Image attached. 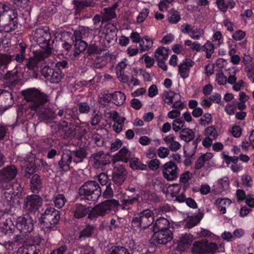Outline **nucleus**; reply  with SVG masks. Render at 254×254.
<instances>
[{"mask_svg":"<svg viewBox=\"0 0 254 254\" xmlns=\"http://www.w3.org/2000/svg\"><path fill=\"white\" fill-rule=\"evenodd\" d=\"M162 98L164 102L168 105L173 104L172 108L182 110L184 108V104L181 102V96L180 93L174 91H164Z\"/></svg>","mask_w":254,"mask_h":254,"instance_id":"14","label":"nucleus"},{"mask_svg":"<svg viewBox=\"0 0 254 254\" xmlns=\"http://www.w3.org/2000/svg\"><path fill=\"white\" fill-rule=\"evenodd\" d=\"M24 177L26 178L30 179V187L31 191L37 193L39 192L42 188V182L40 176L35 174L37 170V166L35 164V158L34 157H26L23 165L21 167Z\"/></svg>","mask_w":254,"mask_h":254,"instance_id":"3","label":"nucleus"},{"mask_svg":"<svg viewBox=\"0 0 254 254\" xmlns=\"http://www.w3.org/2000/svg\"><path fill=\"white\" fill-rule=\"evenodd\" d=\"M87 0H73V2L78 9H80L85 6H92L94 5L92 2Z\"/></svg>","mask_w":254,"mask_h":254,"instance_id":"48","label":"nucleus"},{"mask_svg":"<svg viewBox=\"0 0 254 254\" xmlns=\"http://www.w3.org/2000/svg\"><path fill=\"white\" fill-rule=\"evenodd\" d=\"M34 37L37 44L42 48L46 47L51 39V34L48 27H41L36 29Z\"/></svg>","mask_w":254,"mask_h":254,"instance_id":"17","label":"nucleus"},{"mask_svg":"<svg viewBox=\"0 0 254 254\" xmlns=\"http://www.w3.org/2000/svg\"><path fill=\"white\" fill-rule=\"evenodd\" d=\"M206 156V155H202L197 159L194 164V168L196 170H199L204 166V158Z\"/></svg>","mask_w":254,"mask_h":254,"instance_id":"62","label":"nucleus"},{"mask_svg":"<svg viewBox=\"0 0 254 254\" xmlns=\"http://www.w3.org/2000/svg\"><path fill=\"white\" fill-rule=\"evenodd\" d=\"M223 158L224 159V161L227 164L229 165L231 163H233L235 164H237L239 160V158L237 156H234L233 157L229 156L228 155H226L224 154V153H222Z\"/></svg>","mask_w":254,"mask_h":254,"instance_id":"55","label":"nucleus"},{"mask_svg":"<svg viewBox=\"0 0 254 254\" xmlns=\"http://www.w3.org/2000/svg\"><path fill=\"white\" fill-rule=\"evenodd\" d=\"M106 31L105 32L106 36L110 38V35L112 37L116 36L117 35V29L114 25L111 24H108L106 26Z\"/></svg>","mask_w":254,"mask_h":254,"instance_id":"53","label":"nucleus"},{"mask_svg":"<svg viewBox=\"0 0 254 254\" xmlns=\"http://www.w3.org/2000/svg\"><path fill=\"white\" fill-rule=\"evenodd\" d=\"M205 248V240L196 241L193 244L192 252L197 254H206Z\"/></svg>","mask_w":254,"mask_h":254,"instance_id":"36","label":"nucleus"},{"mask_svg":"<svg viewBox=\"0 0 254 254\" xmlns=\"http://www.w3.org/2000/svg\"><path fill=\"white\" fill-rule=\"evenodd\" d=\"M69 211L73 217L76 219H80L89 215L91 212V208L87 205L81 203H72L70 205Z\"/></svg>","mask_w":254,"mask_h":254,"instance_id":"13","label":"nucleus"},{"mask_svg":"<svg viewBox=\"0 0 254 254\" xmlns=\"http://www.w3.org/2000/svg\"><path fill=\"white\" fill-rule=\"evenodd\" d=\"M153 232L150 241L154 245H165L173 239V233L170 229Z\"/></svg>","mask_w":254,"mask_h":254,"instance_id":"15","label":"nucleus"},{"mask_svg":"<svg viewBox=\"0 0 254 254\" xmlns=\"http://www.w3.org/2000/svg\"><path fill=\"white\" fill-rule=\"evenodd\" d=\"M112 93H108L105 94L103 97L100 99L101 104L106 107L111 102H112Z\"/></svg>","mask_w":254,"mask_h":254,"instance_id":"61","label":"nucleus"},{"mask_svg":"<svg viewBox=\"0 0 254 254\" xmlns=\"http://www.w3.org/2000/svg\"><path fill=\"white\" fill-rule=\"evenodd\" d=\"M202 50L206 53V57L208 59L211 58L212 54L214 52V46L209 41H207L205 44L202 46Z\"/></svg>","mask_w":254,"mask_h":254,"instance_id":"43","label":"nucleus"},{"mask_svg":"<svg viewBox=\"0 0 254 254\" xmlns=\"http://www.w3.org/2000/svg\"><path fill=\"white\" fill-rule=\"evenodd\" d=\"M112 186L115 188L114 184L110 182L106 187V190L103 193V196L106 198H110L113 196V190Z\"/></svg>","mask_w":254,"mask_h":254,"instance_id":"51","label":"nucleus"},{"mask_svg":"<svg viewBox=\"0 0 254 254\" xmlns=\"http://www.w3.org/2000/svg\"><path fill=\"white\" fill-rule=\"evenodd\" d=\"M41 238L39 236L34 238V244L26 246L20 247L17 254H42L43 247L40 245Z\"/></svg>","mask_w":254,"mask_h":254,"instance_id":"16","label":"nucleus"},{"mask_svg":"<svg viewBox=\"0 0 254 254\" xmlns=\"http://www.w3.org/2000/svg\"><path fill=\"white\" fill-rule=\"evenodd\" d=\"M71 155L70 150L67 149L62 150L57 166L60 172H66L69 170L70 165L73 161Z\"/></svg>","mask_w":254,"mask_h":254,"instance_id":"18","label":"nucleus"},{"mask_svg":"<svg viewBox=\"0 0 254 254\" xmlns=\"http://www.w3.org/2000/svg\"><path fill=\"white\" fill-rule=\"evenodd\" d=\"M112 103L118 106L123 105L126 99L125 94L121 91H116L112 93Z\"/></svg>","mask_w":254,"mask_h":254,"instance_id":"34","label":"nucleus"},{"mask_svg":"<svg viewBox=\"0 0 254 254\" xmlns=\"http://www.w3.org/2000/svg\"><path fill=\"white\" fill-rule=\"evenodd\" d=\"M102 193V189L99 184L94 181L84 183L78 189L77 198L80 201H96Z\"/></svg>","mask_w":254,"mask_h":254,"instance_id":"5","label":"nucleus"},{"mask_svg":"<svg viewBox=\"0 0 254 254\" xmlns=\"http://www.w3.org/2000/svg\"><path fill=\"white\" fill-rule=\"evenodd\" d=\"M14 103L12 93L5 89L0 91V115H2Z\"/></svg>","mask_w":254,"mask_h":254,"instance_id":"20","label":"nucleus"},{"mask_svg":"<svg viewBox=\"0 0 254 254\" xmlns=\"http://www.w3.org/2000/svg\"><path fill=\"white\" fill-rule=\"evenodd\" d=\"M56 67H58L57 69L53 68V71H51L52 74L49 78V81L52 83H58L61 81V79L64 77V75L62 73L59 67L62 66L63 68H65L68 67L67 64H55Z\"/></svg>","mask_w":254,"mask_h":254,"instance_id":"26","label":"nucleus"},{"mask_svg":"<svg viewBox=\"0 0 254 254\" xmlns=\"http://www.w3.org/2000/svg\"><path fill=\"white\" fill-rule=\"evenodd\" d=\"M149 13V9L148 8H144L139 13L136 18V22L138 23H142L144 21L147 17Z\"/></svg>","mask_w":254,"mask_h":254,"instance_id":"54","label":"nucleus"},{"mask_svg":"<svg viewBox=\"0 0 254 254\" xmlns=\"http://www.w3.org/2000/svg\"><path fill=\"white\" fill-rule=\"evenodd\" d=\"M193 65V64H179V73L182 78L186 79L189 77L190 67H191Z\"/></svg>","mask_w":254,"mask_h":254,"instance_id":"42","label":"nucleus"},{"mask_svg":"<svg viewBox=\"0 0 254 254\" xmlns=\"http://www.w3.org/2000/svg\"><path fill=\"white\" fill-rule=\"evenodd\" d=\"M34 222L29 215H25L17 218L15 227L22 236H28L34 230Z\"/></svg>","mask_w":254,"mask_h":254,"instance_id":"11","label":"nucleus"},{"mask_svg":"<svg viewBox=\"0 0 254 254\" xmlns=\"http://www.w3.org/2000/svg\"><path fill=\"white\" fill-rule=\"evenodd\" d=\"M52 201L55 207L62 208L67 201V199L63 194L56 193L52 198Z\"/></svg>","mask_w":254,"mask_h":254,"instance_id":"35","label":"nucleus"},{"mask_svg":"<svg viewBox=\"0 0 254 254\" xmlns=\"http://www.w3.org/2000/svg\"><path fill=\"white\" fill-rule=\"evenodd\" d=\"M168 49L164 47L158 48L154 53V57L158 64L164 63L168 58Z\"/></svg>","mask_w":254,"mask_h":254,"instance_id":"28","label":"nucleus"},{"mask_svg":"<svg viewBox=\"0 0 254 254\" xmlns=\"http://www.w3.org/2000/svg\"><path fill=\"white\" fill-rule=\"evenodd\" d=\"M157 153L158 156L160 158H165L169 154L170 150L168 148L165 147H160L158 149Z\"/></svg>","mask_w":254,"mask_h":254,"instance_id":"57","label":"nucleus"},{"mask_svg":"<svg viewBox=\"0 0 254 254\" xmlns=\"http://www.w3.org/2000/svg\"><path fill=\"white\" fill-rule=\"evenodd\" d=\"M23 95L31 111H36L41 122L52 123L57 115L46 104L49 101L48 95L36 88H28L23 91Z\"/></svg>","mask_w":254,"mask_h":254,"instance_id":"1","label":"nucleus"},{"mask_svg":"<svg viewBox=\"0 0 254 254\" xmlns=\"http://www.w3.org/2000/svg\"><path fill=\"white\" fill-rule=\"evenodd\" d=\"M9 126L0 123V142L4 141L6 136H8Z\"/></svg>","mask_w":254,"mask_h":254,"instance_id":"50","label":"nucleus"},{"mask_svg":"<svg viewBox=\"0 0 254 254\" xmlns=\"http://www.w3.org/2000/svg\"><path fill=\"white\" fill-rule=\"evenodd\" d=\"M242 182L243 185L247 187H252L253 186V180L250 175H243L242 176Z\"/></svg>","mask_w":254,"mask_h":254,"instance_id":"56","label":"nucleus"},{"mask_svg":"<svg viewBox=\"0 0 254 254\" xmlns=\"http://www.w3.org/2000/svg\"><path fill=\"white\" fill-rule=\"evenodd\" d=\"M153 42L151 38L148 36L143 37L140 42L139 46L141 51L149 50L153 46Z\"/></svg>","mask_w":254,"mask_h":254,"instance_id":"40","label":"nucleus"},{"mask_svg":"<svg viewBox=\"0 0 254 254\" xmlns=\"http://www.w3.org/2000/svg\"><path fill=\"white\" fill-rule=\"evenodd\" d=\"M119 205V201L115 199L105 200L91 209L89 219L95 220L98 217H103L110 213L111 211L116 212L118 210Z\"/></svg>","mask_w":254,"mask_h":254,"instance_id":"6","label":"nucleus"},{"mask_svg":"<svg viewBox=\"0 0 254 254\" xmlns=\"http://www.w3.org/2000/svg\"><path fill=\"white\" fill-rule=\"evenodd\" d=\"M154 221L153 212L149 209H145L135 214L131 222V225L134 227L146 229Z\"/></svg>","mask_w":254,"mask_h":254,"instance_id":"8","label":"nucleus"},{"mask_svg":"<svg viewBox=\"0 0 254 254\" xmlns=\"http://www.w3.org/2000/svg\"><path fill=\"white\" fill-rule=\"evenodd\" d=\"M109 254H130V253L126 247L118 245L111 246Z\"/></svg>","mask_w":254,"mask_h":254,"instance_id":"41","label":"nucleus"},{"mask_svg":"<svg viewBox=\"0 0 254 254\" xmlns=\"http://www.w3.org/2000/svg\"><path fill=\"white\" fill-rule=\"evenodd\" d=\"M181 19L180 14L177 12L170 13V15L168 17V21L172 24L177 23Z\"/></svg>","mask_w":254,"mask_h":254,"instance_id":"59","label":"nucleus"},{"mask_svg":"<svg viewBox=\"0 0 254 254\" xmlns=\"http://www.w3.org/2000/svg\"><path fill=\"white\" fill-rule=\"evenodd\" d=\"M51 128H52V126H51ZM52 129V133L48 135L47 136L43 139V142L48 146H49L50 147L54 146V144L57 143V136L58 135V133H60V132H62V131H58L57 129Z\"/></svg>","mask_w":254,"mask_h":254,"instance_id":"33","label":"nucleus"},{"mask_svg":"<svg viewBox=\"0 0 254 254\" xmlns=\"http://www.w3.org/2000/svg\"><path fill=\"white\" fill-rule=\"evenodd\" d=\"M127 172L123 165H118L114 168L112 180L117 186H121L127 178Z\"/></svg>","mask_w":254,"mask_h":254,"instance_id":"21","label":"nucleus"},{"mask_svg":"<svg viewBox=\"0 0 254 254\" xmlns=\"http://www.w3.org/2000/svg\"><path fill=\"white\" fill-rule=\"evenodd\" d=\"M89 162L94 168L104 170L110 163V157L104 151H99L92 154Z\"/></svg>","mask_w":254,"mask_h":254,"instance_id":"12","label":"nucleus"},{"mask_svg":"<svg viewBox=\"0 0 254 254\" xmlns=\"http://www.w3.org/2000/svg\"><path fill=\"white\" fill-rule=\"evenodd\" d=\"M129 166L132 170H145L147 166L146 165L142 163L138 158L134 156L129 161Z\"/></svg>","mask_w":254,"mask_h":254,"instance_id":"39","label":"nucleus"},{"mask_svg":"<svg viewBox=\"0 0 254 254\" xmlns=\"http://www.w3.org/2000/svg\"><path fill=\"white\" fill-rule=\"evenodd\" d=\"M61 212L53 207H47L39 218V223L45 233L55 231L59 227Z\"/></svg>","mask_w":254,"mask_h":254,"instance_id":"2","label":"nucleus"},{"mask_svg":"<svg viewBox=\"0 0 254 254\" xmlns=\"http://www.w3.org/2000/svg\"><path fill=\"white\" fill-rule=\"evenodd\" d=\"M95 227L93 225L87 224L83 227L79 232L78 240L80 241L85 240L92 237Z\"/></svg>","mask_w":254,"mask_h":254,"instance_id":"27","label":"nucleus"},{"mask_svg":"<svg viewBox=\"0 0 254 254\" xmlns=\"http://www.w3.org/2000/svg\"><path fill=\"white\" fill-rule=\"evenodd\" d=\"M163 177L168 181H174L178 177L180 169L172 161L166 163L162 170Z\"/></svg>","mask_w":254,"mask_h":254,"instance_id":"19","label":"nucleus"},{"mask_svg":"<svg viewBox=\"0 0 254 254\" xmlns=\"http://www.w3.org/2000/svg\"><path fill=\"white\" fill-rule=\"evenodd\" d=\"M139 198V194L134 193L131 195H127L124 196L122 204L124 208H128L134 203H137Z\"/></svg>","mask_w":254,"mask_h":254,"instance_id":"29","label":"nucleus"},{"mask_svg":"<svg viewBox=\"0 0 254 254\" xmlns=\"http://www.w3.org/2000/svg\"><path fill=\"white\" fill-rule=\"evenodd\" d=\"M71 154L73 162L77 164L83 162L87 156L88 152L84 147H79L71 151Z\"/></svg>","mask_w":254,"mask_h":254,"instance_id":"25","label":"nucleus"},{"mask_svg":"<svg viewBox=\"0 0 254 254\" xmlns=\"http://www.w3.org/2000/svg\"><path fill=\"white\" fill-rule=\"evenodd\" d=\"M169 222L167 219L164 217H160L156 220L154 224L153 225V231L170 229L169 228Z\"/></svg>","mask_w":254,"mask_h":254,"instance_id":"31","label":"nucleus"},{"mask_svg":"<svg viewBox=\"0 0 254 254\" xmlns=\"http://www.w3.org/2000/svg\"><path fill=\"white\" fill-rule=\"evenodd\" d=\"M134 154L132 153L126 147H123L119 151L116 153L113 156V159L115 161H121L124 163L128 162L133 156Z\"/></svg>","mask_w":254,"mask_h":254,"instance_id":"24","label":"nucleus"},{"mask_svg":"<svg viewBox=\"0 0 254 254\" xmlns=\"http://www.w3.org/2000/svg\"><path fill=\"white\" fill-rule=\"evenodd\" d=\"M10 190L8 192L9 194H11V198L17 197L20 198L23 197L24 195L23 189L21 185L18 183L12 184L11 183V187Z\"/></svg>","mask_w":254,"mask_h":254,"instance_id":"30","label":"nucleus"},{"mask_svg":"<svg viewBox=\"0 0 254 254\" xmlns=\"http://www.w3.org/2000/svg\"><path fill=\"white\" fill-rule=\"evenodd\" d=\"M205 135L215 138L217 136V130L213 126L208 127L205 128Z\"/></svg>","mask_w":254,"mask_h":254,"instance_id":"58","label":"nucleus"},{"mask_svg":"<svg viewBox=\"0 0 254 254\" xmlns=\"http://www.w3.org/2000/svg\"><path fill=\"white\" fill-rule=\"evenodd\" d=\"M17 174V170L14 165H9L0 170V181L1 182L2 191L9 190L11 187V181Z\"/></svg>","mask_w":254,"mask_h":254,"instance_id":"9","label":"nucleus"},{"mask_svg":"<svg viewBox=\"0 0 254 254\" xmlns=\"http://www.w3.org/2000/svg\"><path fill=\"white\" fill-rule=\"evenodd\" d=\"M78 113L80 114H88L91 108L89 106V104L87 102H80L78 105Z\"/></svg>","mask_w":254,"mask_h":254,"instance_id":"46","label":"nucleus"},{"mask_svg":"<svg viewBox=\"0 0 254 254\" xmlns=\"http://www.w3.org/2000/svg\"><path fill=\"white\" fill-rule=\"evenodd\" d=\"M127 64H116L115 72L118 78L124 82H127L128 79V76L125 74L124 70Z\"/></svg>","mask_w":254,"mask_h":254,"instance_id":"38","label":"nucleus"},{"mask_svg":"<svg viewBox=\"0 0 254 254\" xmlns=\"http://www.w3.org/2000/svg\"><path fill=\"white\" fill-rule=\"evenodd\" d=\"M24 67H26L28 69L32 70L33 73V76L37 78L39 75L45 77H48L47 72H51L53 71V68H51L49 64H45L43 66V64H24Z\"/></svg>","mask_w":254,"mask_h":254,"instance_id":"23","label":"nucleus"},{"mask_svg":"<svg viewBox=\"0 0 254 254\" xmlns=\"http://www.w3.org/2000/svg\"><path fill=\"white\" fill-rule=\"evenodd\" d=\"M216 4L218 8L223 12L227 11L228 7L232 9L235 3L233 0L226 1L225 0H216Z\"/></svg>","mask_w":254,"mask_h":254,"instance_id":"37","label":"nucleus"},{"mask_svg":"<svg viewBox=\"0 0 254 254\" xmlns=\"http://www.w3.org/2000/svg\"><path fill=\"white\" fill-rule=\"evenodd\" d=\"M43 204L42 198L38 194L27 195L24 199L23 208L28 214H35Z\"/></svg>","mask_w":254,"mask_h":254,"instance_id":"10","label":"nucleus"},{"mask_svg":"<svg viewBox=\"0 0 254 254\" xmlns=\"http://www.w3.org/2000/svg\"><path fill=\"white\" fill-rule=\"evenodd\" d=\"M80 254H95L93 247L86 245L82 248Z\"/></svg>","mask_w":254,"mask_h":254,"instance_id":"64","label":"nucleus"},{"mask_svg":"<svg viewBox=\"0 0 254 254\" xmlns=\"http://www.w3.org/2000/svg\"><path fill=\"white\" fill-rule=\"evenodd\" d=\"M64 119L68 121L63 120L58 124L52 125V128L62 132L66 133L75 127L76 128L80 127L81 121L79 118V114L76 108H68L65 110Z\"/></svg>","mask_w":254,"mask_h":254,"instance_id":"4","label":"nucleus"},{"mask_svg":"<svg viewBox=\"0 0 254 254\" xmlns=\"http://www.w3.org/2000/svg\"><path fill=\"white\" fill-rule=\"evenodd\" d=\"M16 13L10 10L5 4L0 3V26L5 31H10L14 29V19L16 17Z\"/></svg>","mask_w":254,"mask_h":254,"instance_id":"7","label":"nucleus"},{"mask_svg":"<svg viewBox=\"0 0 254 254\" xmlns=\"http://www.w3.org/2000/svg\"><path fill=\"white\" fill-rule=\"evenodd\" d=\"M195 133L190 128H183L180 132V137L187 143H189L194 139Z\"/></svg>","mask_w":254,"mask_h":254,"instance_id":"32","label":"nucleus"},{"mask_svg":"<svg viewBox=\"0 0 254 254\" xmlns=\"http://www.w3.org/2000/svg\"><path fill=\"white\" fill-rule=\"evenodd\" d=\"M4 88L11 90L19 82L17 70H8L3 76Z\"/></svg>","mask_w":254,"mask_h":254,"instance_id":"22","label":"nucleus"},{"mask_svg":"<svg viewBox=\"0 0 254 254\" xmlns=\"http://www.w3.org/2000/svg\"><path fill=\"white\" fill-rule=\"evenodd\" d=\"M87 46V44L83 40L75 41L74 55H76L79 53L84 51Z\"/></svg>","mask_w":254,"mask_h":254,"instance_id":"45","label":"nucleus"},{"mask_svg":"<svg viewBox=\"0 0 254 254\" xmlns=\"http://www.w3.org/2000/svg\"><path fill=\"white\" fill-rule=\"evenodd\" d=\"M180 240L190 247L194 240V237L191 234L186 233L181 235Z\"/></svg>","mask_w":254,"mask_h":254,"instance_id":"52","label":"nucleus"},{"mask_svg":"<svg viewBox=\"0 0 254 254\" xmlns=\"http://www.w3.org/2000/svg\"><path fill=\"white\" fill-rule=\"evenodd\" d=\"M92 140L97 146H101L103 145V140L101 135L98 133H94L92 135Z\"/></svg>","mask_w":254,"mask_h":254,"instance_id":"63","label":"nucleus"},{"mask_svg":"<svg viewBox=\"0 0 254 254\" xmlns=\"http://www.w3.org/2000/svg\"><path fill=\"white\" fill-rule=\"evenodd\" d=\"M104 14L103 20L107 21L115 17V7H108L104 9Z\"/></svg>","mask_w":254,"mask_h":254,"instance_id":"47","label":"nucleus"},{"mask_svg":"<svg viewBox=\"0 0 254 254\" xmlns=\"http://www.w3.org/2000/svg\"><path fill=\"white\" fill-rule=\"evenodd\" d=\"M205 244L206 254H214L218 250V246L214 243H209L207 240H205Z\"/></svg>","mask_w":254,"mask_h":254,"instance_id":"49","label":"nucleus"},{"mask_svg":"<svg viewBox=\"0 0 254 254\" xmlns=\"http://www.w3.org/2000/svg\"><path fill=\"white\" fill-rule=\"evenodd\" d=\"M204 34L203 29L201 28H194L193 27L191 31L190 32L189 36L193 40H198L200 38L203 37Z\"/></svg>","mask_w":254,"mask_h":254,"instance_id":"44","label":"nucleus"},{"mask_svg":"<svg viewBox=\"0 0 254 254\" xmlns=\"http://www.w3.org/2000/svg\"><path fill=\"white\" fill-rule=\"evenodd\" d=\"M19 46L21 47L20 52V53L17 54L16 55L15 57V60L17 62L22 63L23 62V60L24 59V53L25 52V49L23 46L22 44H20Z\"/></svg>","mask_w":254,"mask_h":254,"instance_id":"60","label":"nucleus"}]
</instances>
